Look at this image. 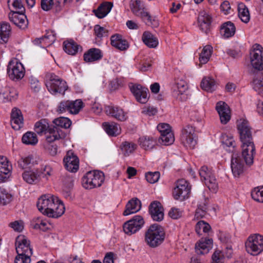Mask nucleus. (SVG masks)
Wrapping results in <instances>:
<instances>
[{
	"mask_svg": "<svg viewBox=\"0 0 263 263\" xmlns=\"http://www.w3.org/2000/svg\"><path fill=\"white\" fill-rule=\"evenodd\" d=\"M237 125L240 139L242 143V156L247 165L253 163L254 155L255 154V147L253 141L252 128L249 123L246 120H240Z\"/></svg>",
	"mask_w": 263,
	"mask_h": 263,
	"instance_id": "f257e3e1",
	"label": "nucleus"
},
{
	"mask_svg": "<svg viewBox=\"0 0 263 263\" xmlns=\"http://www.w3.org/2000/svg\"><path fill=\"white\" fill-rule=\"evenodd\" d=\"M39 211L48 217L57 218L65 212L64 203L58 197L50 194L43 195L36 203Z\"/></svg>",
	"mask_w": 263,
	"mask_h": 263,
	"instance_id": "f03ea898",
	"label": "nucleus"
},
{
	"mask_svg": "<svg viewBox=\"0 0 263 263\" xmlns=\"http://www.w3.org/2000/svg\"><path fill=\"white\" fill-rule=\"evenodd\" d=\"M165 233L164 229L160 225L155 223L151 225L145 231L144 240L151 248H156L164 241Z\"/></svg>",
	"mask_w": 263,
	"mask_h": 263,
	"instance_id": "7ed1b4c3",
	"label": "nucleus"
},
{
	"mask_svg": "<svg viewBox=\"0 0 263 263\" xmlns=\"http://www.w3.org/2000/svg\"><path fill=\"white\" fill-rule=\"evenodd\" d=\"M130 8L133 13L136 15L140 17L146 24L151 25L153 27H157L159 24L157 20L153 18L144 4L141 0H132Z\"/></svg>",
	"mask_w": 263,
	"mask_h": 263,
	"instance_id": "20e7f679",
	"label": "nucleus"
},
{
	"mask_svg": "<svg viewBox=\"0 0 263 263\" xmlns=\"http://www.w3.org/2000/svg\"><path fill=\"white\" fill-rule=\"evenodd\" d=\"M48 80L46 82V87L50 93L55 95L57 93L64 94L68 88L66 82L54 73H50L46 75Z\"/></svg>",
	"mask_w": 263,
	"mask_h": 263,
	"instance_id": "39448f33",
	"label": "nucleus"
},
{
	"mask_svg": "<svg viewBox=\"0 0 263 263\" xmlns=\"http://www.w3.org/2000/svg\"><path fill=\"white\" fill-rule=\"evenodd\" d=\"M104 180L102 172L95 171L88 172L82 179V183L85 189H91L100 187Z\"/></svg>",
	"mask_w": 263,
	"mask_h": 263,
	"instance_id": "423d86ee",
	"label": "nucleus"
},
{
	"mask_svg": "<svg viewBox=\"0 0 263 263\" xmlns=\"http://www.w3.org/2000/svg\"><path fill=\"white\" fill-rule=\"evenodd\" d=\"M247 252L256 256L263 251V236L256 234L248 237L245 243Z\"/></svg>",
	"mask_w": 263,
	"mask_h": 263,
	"instance_id": "0eeeda50",
	"label": "nucleus"
},
{
	"mask_svg": "<svg viewBox=\"0 0 263 263\" xmlns=\"http://www.w3.org/2000/svg\"><path fill=\"white\" fill-rule=\"evenodd\" d=\"M202 181H204L210 190L216 192L218 190V183L211 168L207 166H202L199 171Z\"/></svg>",
	"mask_w": 263,
	"mask_h": 263,
	"instance_id": "6e6552de",
	"label": "nucleus"
},
{
	"mask_svg": "<svg viewBox=\"0 0 263 263\" xmlns=\"http://www.w3.org/2000/svg\"><path fill=\"white\" fill-rule=\"evenodd\" d=\"M7 73L10 79L17 81L24 77L25 70L23 64L17 59H15L9 62Z\"/></svg>",
	"mask_w": 263,
	"mask_h": 263,
	"instance_id": "1a4fd4ad",
	"label": "nucleus"
},
{
	"mask_svg": "<svg viewBox=\"0 0 263 263\" xmlns=\"http://www.w3.org/2000/svg\"><path fill=\"white\" fill-rule=\"evenodd\" d=\"M181 138L183 145L187 148L193 149L197 144L198 137L192 126L187 125L183 129Z\"/></svg>",
	"mask_w": 263,
	"mask_h": 263,
	"instance_id": "9d476101",
	"label": "nucleus"
},
{
	"mask_svg": "<svg viewBox=\"0 0 263 263\" xmlns=\"http://www.w3.org/2000/svg\"><path fill=\"white\" fill-rule=\"evenodd\" d=\"M190 191L191 186L189 183L185 179H181L176 182L173 195L176 200L182 201L188 198Z\"/></svg>",
	"mask_w": 263,
	"mask_h": 263,
	"instance_id": "9b49d317",
	"label": "nucleus"
},
{
	"mask_svg": "<svg viewBox=\"0 0 263 263\" xmlns=\"http://www.w3.org/2000/svg\"><path fill=\"white\" fill-rule=\"evenodd\" d=\"M144 224L143 217L140 215H135L124 223L123 229L126 234L131 235L141 229Z\"/></svg>",
	"mask_w": 263,
	"mask_h": 263,
	"instance_id": "f8f14e48",
	"label": "nucleus"
},
{
	"mask_svg": "<svg viewBox=\"0 0 263 263\" xmlns=\"http://www.w3.org/2000/svg\"><path fill=\"white\" fill-rule=\"evenodd\" d=\"M251 64L253 67L258 70H263V48L256 44L250 53Z\"/></svg>",
	"mask_w": 263,
	"mask_h": 263,
	"instance_id": "ddd939ff",
	"label": "nucleus"
},
{
	"mask_svg": "<svg viewBox=\"0 0 263 263\" xmlns=\"http://www.w3.org/2000/svg\"><path fill=\"white\" fill-rule=\"evenodd\" d=\"M129 88L137 101L144 104L148 100V89L139 84H129Z\"/></svg>",
	"mask_w": 263,
	"mask_h": 263,
	"instance_id": "4468645a",
	"label": "nucleus"
},
{
	"mask_svg": "<svg viewBox=\"0 0 263 263\" xmlns=\"http://www.w3.org/2000/svg\"><path fill=\"white\" fill-rule=\"evenodd\" d=\"M15 249L18 255L31 256L32 254L30 241L24 235H20L16 238Z\"/></svg>",
	"mask_w": 263,
	"mask_h": 263,
	"instance_id": "2eb2a0df",
	"label": "nucleus"
},
{
	"mask_svg": "<svg viewBox=\"0 0 263 263\" xmlns=\"http://www.w3.org/2000/svg\"><path fill=\"white\" fill-rule=\"evenodd\" d=\"M65 168L69 172L75 173L79 168V159L72 151H68L64 158Z\"/></svg>",
	"mask_w": 263,
	"mask_h": 263,
	"instance_id": "dca6fc26",
	"label": "nucleus"
},
{
	"mask_svg": "<svg viewBox=\"0 0 263 263\" xmlns=\"http://www.w3.org/2000/svg\"><path fill=\"white\" fill-rule=\"evenodd\" d=\"M231 167L232 173L235 177H238L243 174L245 170L243 162L237 154L232 155Z\"/></svg>",
	"mask_w": 263,
	"mask_h": 263,
	"instance_id": "f3484780",
	"label": "nucleus"
},
{
	"mask_svg": "<svg viewBox=\"0 0 263 263\" xmlns=\"http://www.w3.org/2000/svg\"><path fill=\"white\" fill-rule=\"evenodd\" d=\"M105 111L108 116H110L120 121H124L127 118L126 113L118 106L107 105L105 107Z\"/></svg>",
	"mask_w": 263,
	"mask_h": 263,
	"instance_id": "a211bd4d",
	"label": "nucleus"
},
{
	"mask_svg": "<svg viewBox=\"0 0 263 263\" xmlns=\"http://www.w3.org/2000/svg\"><path fill=\"white\" fill-rule=\"evenodd\" d=\"M10 21L16 26L22 29H25L28 25L27 17L25 12L11 11L9 14Z\"/></svg>",
	"mask_w": 263,
	"mask_h": 263,
	"instance_id": "6ab92c4d",
	"label": "nucleus"
},
{
	"mask_svg": "<svg viewBox=\"0 0 263 263\" xmlns=\"http://www.w3.org/2000/svg\"><path fill=\"white\" fill-rule=\"evenodd\" d=\"M148 211L154 220L159 221L163 219V208L160 202H152L149 206Z\"/></svg>",
	"mask_w": 263,
	"mask_h": 263,
	"instance_id": "aec40b11",
	"label": "nucleus"
},
{
	"mask_svg": "<svg viewBox=\"0 0 263 263\" xmlns=\"http://www.w3.org/2000/svg\"><path fill=\"white\" fill-rule=\"evenodd\" d=\"M46 141L54 142L56 140L64 139L66 134L61 128L51 125L46 133Z\"/></svg>",
	"mask_w": 263,
	"mask_h": 263,
	"instance_id": "412c9836",
	"label": "nucleus"
},
{
	"mask_svg": "<svg viewBox=\"0 0 263 263\" xmlns=\"http://www.w3.org/2000/svg\"><path fill=\"white\" fill-rule=\"evenodd\" d=\"M216 109L221 123H227L230 119V109L228 104L224 102L219 101L216 104Z\"/></svg>",
	"mask_w": 263,
	"mask_h": 263,
	"instance_id": "4be33fe9",
	"label": "nucleus"
},
{
	"mask_svg": "<svg viewBox=\"0 0 263 263\" xmlns=\"http://www.w3.org/2000/svg\"><path fill=\"white\" fill-rule=\"evenodd\" d=\"M6 157L0 156V183L5 182L10 176L11 166Z\"/></svg>",
	"mask_w": 263,
	"mask_h": 263,
	"instance_id": "5701e85b",
	"label": "nucleus"
},
{
	"mask_svg": "<svg viewBox=\"0 0 263 263\" xmlns=\"http://www.w3.org/2000/svg\"><path fill=\"white\" fill-rule=\"evenodd\" d=\"M213 240L211 238H202L196 244L195 251L197 254H207L212 248Z\"/></svg>",
	"mask_w": 263,
	"mask_h": 263,
	"instance_id": "b1692460",
	"label": "nucleus"
},
{
	"mask_svg": "<svg viewBox=\"0 0 263 263\" xmlns=\"http://www.w3.org/2000/svg\"><path fill=\"white\" fill-rule=\"evenodd\" d=\"M110 44L116 49L125 51L129 48L128 42L120 34H115L110 37Z\"/></svg>",
	"mask_w": 263,
	"mask_h": 263,
	"instance_id": "393cba45",
	"label": "nucleus"
},
{
	"mask_svg": "<svg viewBox=\"0 0 263 263\" xmlns=\"http://www.w3.org/2000/svg\"><path fill=\"white\" fill-rule=\"evenodd\" d=\"M211 19L210 15L204 11L199 13L198 17V26L200 30L206 34L210 29Z\"/></svg>",
	"mask_w": 263,
	"mask_h": 263,
	"instance_id": "a878e982",
	"label": "nucleus"
},
{
	"mask_svg": "<svg viewBox=\"0 0 263 263\" xmlns=\"http://www.w3.org/2000/svg\"><path fill=\"white\" fill-rule=\"evenodd\" d=\"M24 119L21 110L16 108L12 109L11 114V124L15 130H19L23 125Z\"/></svg>",
	"mask_w": 263,
	"mask_h": 263,
	"instance_id": "bb28decb",
	"label": "nucleus"
},
{
	"mask_svg": "<svg viewBox=\"0 0 263 263\" xmlns=\"http://www.w3.org/2000/svg\"><path fill=\"white\" fill-rule=\"evenodd\" d=\"M54 31L47 32V34L40 38H36L33 43L34 45L45 47L46 46L51 45L55 40V35Z\"/></svg>",
	"mask_w": 263,
	"mask_h": 263,
	"instance_id": "cd10ccee",
	"label": "nucleus"
},
{
	"mask_svg": "<svg viewBox=\"0 0 263 263\" xmlns=\"http://www.w3.org/2000/svg\"><path fill=\"white\" fill-rule=\"evenodd\" d=\"M103 57L102 51L96 48L88 50L83 55L84 60L87 63L93 62L101 60Z\"/></svg>",
	"mask_w": 263,
	"mask_h": 263,
	"instance_id": "c85d7f7f",
	"label": "nucleus"
},
{
	"mask_svg": "<svg viewBox=\"0 0 263 263\" xmlns=\"http://www.w3.org/2000/svg\"><path fill=\"white\" fill-rule=\"evenodd\" d=\"M187 89L186 83L183 81H180L177 83L176 88H174L173 95L177 99L181 101L185 100L186 98V95L184 93Z\"/></svg>",
	"mask_w": 263,
	"mask_h": 263,
	"instance_id": "c756f323",
	"label": "nucleus"
},
{
	"mask_svg": "<svg viewBox=\"0 0 263 263\" xmlns=\"http://www.w3.org/2000/svg\"><path fill=\"white\" fill-rule=\"evenodd\" d=\"M112 7L113 4L111 2H104L97 9H93L92 12L98 18H102L109 13Z\"/></svg>",
	"mask_w": 263,
	"mask_h": 263,
	"instance_id": "7c9ffc66",
	"label": "nucleus"
},
{
	"mask_svg": "<svg viewBox=\"0 0 263 263\" xmlns=\"http://www.w3.org/2000/svg\"><path fill=\"white\" fill-rule=\"evenodd\" d=\"M141 201L137 198H133L126 205V209L123 212L124 216H127L138 212L141 209Z\"/></svg>",
	"mask_w": 263,
	"mask_h": 263,
	"instance_id": "2f4dec72",
	"label": "nucleus"
},
{
	"mask_svg": "<svg viewBox=\"0 0 263 263\" xmlns=\"http://www.w3.org/2000/svg\"><path fill=\"white\" fill-rule=\"evenodd\" d=\"M41 173L37 171H25L22 177L24 180L29 184H36L40 180Z\"/></svg>",
	"mask_w": 263,
	"mask_h": 263,
	"instance_id": "473e14b6",
	"label": "nucleus"
},
{
	"mask_svg": "<svg viewBox=\"0 0 263 263\" xmlns=\"http://www.w3.org/2000/svg\"><path fill=\"white\" fill-rule=\"evenodd\" d=\"M64 51L70 55H74L79 50H82V47L72 40H69L63 42Z\"/></svg>",
	"mask_w": 263,
	"mask_h": 263,
	"instance_id": "72a5a7b5",
	"label": "nucleus"
},
{
	"mask_svg": "<svg viewBox=\"0 0 263 263\" xmlns=\"http://www.w3.org/2000/svg\"><path fill=\"white\" fill-rule=\"evenodd\" d=\"M235 26L231 22H227L221 26L220 33L225 38H229L233 36L235 33Z\"/></svg>",
	"mask_w": 263,
	"mask_h": 263,
	"instance_id": "f704fd0d",
	"label": "nucleus"
},
{
	"mask_svg": "<svg viewBox=\"0 0 263 263\" xmlns=\"http://www.w3.org/2000/svg\"><path fill=\"white\" fill-rule=\"evenodd\" d=\"M11 33V28L8 23L3 22L0 24V43L8 42Z\"/></svg>",
	"mask_w": 263,
	"mask_h": 263,
	"instance_id": "c9c22d12",
	"label": "nucleus"
},
{
	"mask_svg": "<svg viewBox=\"0 0 263 263\" xmlns=\"http://www.w3.org/2000/svg\"><path fill=\"white\" fill-rule=\"evenodd\" d=\"M142 39L143 43L149 48H155L158 44L157 37L148 31H145L143 33Z\"/></svg>",
	"mask_w": 263,
	"mask_h": 263,
	"instance_id": "e433bc0d",
	"label": "nucleus"
},
{
	"mask_svg": "<svg viewBox=\"0 0 263 263\" xmlns=\"http://www.w3.org/2000/svg\"><path fill=\"white\" fill-rule=\"evenodd\" d=\"M238 14L240 19L245 23H248L250 20V15L247 7L242 3L238 5Z\"/></svg>",
	"mask_w": 263,
	"mask_h": 263,
	"instance_id": "4c0bfd02",
	"label": "nucleus"
},
{
	"mask_svg": "<svg viewBox=\"0 0 263 263\" xmlns=\"http://www.w3.org/2000/svg\"><path fill=\"white\" fill-rule=\"evenodd\" d=\"M252 83L254 90L263 97V74L259 73L255 75Z\"/></svg>",
	"mask_w": 263,
	"mask_h": 263,
	"instance_id": "58836bf2",
	"label": "nucleus"
},
{
	"mask_svg": "<svg viewBox=\"0 0 263 263\" xmlns=\"http://www.w3.org/2000/svg\"><path fill=\"white\" fill-rule=\"evenodd\" d=\"M201 87L204 90L212 92L216 89V82L211 78H204L201 82Z\"/></svg>",
	"mask_w": 263,
	"mask_h": 263,
	"instance_id": "ea45409f",
	"label": "nucleus"
},
{
	"mask_svg": "<svg viewBox=\"0 0 263 263\" xmlns=\"http://www.w3.org/2000/svg\"><path fill=\"white\" fill-rule=\"evenodd\" d=\"M22 141L26 145H34L37 143L38 139L34 133L28 132L23 135Z\"/></svg>",
	"mask_w": 263,
	"mask_h": 263,
	"instance_id": "a19ab883",
	"label": "nucleus"
},
{
	"mask_svg": "<svg viewBox=\"0 0 263 263\" xmlns=\"http://www.w3.org/2000/svg\"><path fill=\"white\" fill-rule=\"evenodd\" d=\"M213 47L209 45L204 46L200 54L199 62L201 64L206 63L211 55Z\"/></svg>",
	"mask_w": 263,
	"mask_h": 263,
	"instance_id": "79ce46f5",
	"label": "nucleus"
},
{
	"mask_svg": "<svg viewBox=\"0 0 263 263\" xmlns=\"http://www.w3.org/2000/svg\"><path fill=\"white\" fill-rule=\"evenodd\" d=\"M16 95L15 89L10 87H5L0 92V96L3 97L7 101H11L15 98Z\"/></svg>",
	"mask_w": 263,
	"mask_h": 263,
	"instance_id": "37998d69",
	"label": "nucleus"
},
{
	"mask_svg": "<svg viewBox=\"0 0 263 263\" xmlns=\"http://www.w3.org/2000/svg\"><path fill=\"white\" fill-rule=\"evenodd\" d=\"M139 142L140 146L146 150L152 149L156 144V141L150 137L140 138Z\"/></svg>",
	"mask_w": 263,
	"mask_h": 263,
	"instance_id": "c03bdc74",
	"label": "nucleus"
},
{
	"mask_svg": "<svg viewBox=\"0 0 263 263\" xmlns=\"http://www.w3.org/2000/svg\"><path fill=\"white\" fill-rule=\"evenodd\" d=\"M103 125L104 129L106 133L111 136H117L120 134V130L118 129V125L116 123H104Z\"/></svg>",
	"mask_w": 263,
	"mask_h": 263,
	"instance_id": "a18cd8bd",
	"label": "nucleus"
},
{
	"mask_svg": "<svg viewBox=\"0 0 263 263\" xmlns=\"http://www.w3.org/2000/svg\"><path fill=\"white\" fill-rule=\"evenodd\" d=\"M136 148V144L128 141H124L121 145V150L125 156H129Z\"/></svg>",
	"mask_w": 263,
	"mask_h": 263,
	"instance_id": "49530a36",
	"label": "nucleus"
},
{
	"mask_svg": "<svg viewBox=\"0 0 263 263\" xmlns=\"http://www.w3.org/2000/svg\"><path fill=\"white\" fill-rule=\"evenodd\" d=\"M175 138L172 132H168L164 134L160 135L159 139V143L165 145H169L173 143Z\"/></svg>",
	"mask_w": 263,
	"mask_h": 263,
	"instance_id": "de8ad7c7",
	"label": "nucleus"
},
{
	"mask_svg": "<svg viewBox=\"0 0 263 263\" xmlns=\"http://www.w3.org/2000/svg\"><path fill=\"white\" fill-rule=\"evenodd\" d=\"M55 127L59 128H68L70 127L71 124V121L68 118L65 117H59L55 119L53 121Z\"/></svg>",
	"mask_w": 263,
	"mask_h": 263,
	"instance_id": "09e8293b",
	"label": "nucleus"
},
{
	"mask_svg": "<svg viewBox=\"0 0 263 263\" xmlns=\"http://www.w3.org/2000/svg\"><path fill=\"white\" fill-rule=\"evenodd\" d=\"M70 113L71 114H78L84 106V103L81 99H77L75 101L70 100Z\"/></svg>",
	"mask_w": 263,
	"mask_h": 263,
	"instance_id": "8fccbe9b",
	"label": "nucleus"
},
{
	"mask_svg": "<svg viewBox=\"0 0 263 263\" xmlns=\"http://www.w3.org/2000/svg\"><path fill=\"white\" fill-rule=\"evenodd\" d=\"M53 142L46 141L43 144L45 152L52 156L56 155L58 152L57 145Z\"/></svg>",
	"mask_w": 263,
	"mask_h": 263,
	"instance_id": "3c124183",
	"label": "nucleus"
},
{
	"mask_svg": "<svg viewBox=\"0 0 263 263\" xmlns=\"http://www.w3.org/2000/svg\"><path fill=\"white\" fill-rule=\"evenodd\" d=\"M12 195L8 192L0 187V205H5L9 203L12 200Z\"/></svg>",
	"mask_w": 263,
	"mask_h": 263,
	"instance_id": "603ef678",
	"label": "nucleus"
},
{
	"mask_svg": "<svg viewBox=\"0 0 263 263\" xmlns=\"http://www.w3.org/2000/svg\"><path fill=\"white\" fill-rule=\"evenodd\" d=\"M49 126L45 120H41L35 124L34 130L37 134H42L44 132L46 133Z\"/></svg>",
	"mask_w": 263,
	"mask_h": 263,
	"instance_id": "864d4df0",
	"label": "nucleus"
},
{
	"mask_svg": "<svg viewBox=\"0 0 263 263\" xmlns=\"http://www.w3.org/2000/svg\"><path fill=\"white\" fill-rule=\"evenodd\" d=\"M210 224L203 220L198 221L195 227V231L199 235H201V230L204 233H208L211 230Z\"/></svg>",
	"mask_w": 263,
	"mask_h": 263,
	"instance_id": "5fc2aeb1",
	"label": "nucleus"
},
{
	"mask_svg": "<svg viewBox=\"0 0 263 263\" xmlns=\"http://www.w3.org/2000/svg\"><path fill=\"white\" fill-rule=\"evenodd\" d=\"M206 199L205 200L204 203L200 204L196 210L195 218L197 219L203 218L206 214L207 206Z\"/></svg>",
	"mask_w": 263,
	"mask_h": 263,
	"instance_id": "6e6d98bb",
	"label": "nucleus"
},
{
	"mask_svg": "<svg viewBox=\"0 0 263 263\" xmlns=\"http://www.w3.org/2000/svg\"><path fill=\"white\" fill-rule=\"evenodd\" d=\"M212 263H224L225 256L220 250H216L212 256Z\"/></svg>",
	"mask_w": 263,
	"mask_h": 263,
	"instance_id": "4d7b16f0",
	"label": "nucleus"
},
{
	"mask_svg": "<svg viewBox=\"0 0 263 263\" xmlns=\"http://www.w3.org/2000/svg\"><path fill=\"white\" fill-rule=\"evenodd\" d=\"M8 6L12 5L14 9L17 10L16 12H25V9L22 3V0H8Z\"/></svg>",
	"mask_w": 263,
	"mask_h": 263,
	"instance_id": "13d9d810",
	"label": "nucleus"
},
{
	"mask_svg": "<svg viewBox=\"0 0 263 263\" xmlns=\"http://www.w3.org/2000/svg\"><path fill=\"white\" fill-rule=\"evenodd\" d=\"M33 160V157L29 155L25 157H22L17 161L18 166L23 170L26 168L30 164H31Z\"/></svg>",
	"mask_w": 263,
	"mask_h": 263,
	"instance_id": "bf43d9fd",
	"label": "nucleus"
},
{
	"mask_svg": "<svg viewBox=\"0 0 263 263\" xmlns=\"http://www.w3.org/2000/svg\"><path fill=\"white\" fill-rule=\"evenodd\" d=\"M70 104V100H63L61 101L58 105L57 111L60 114L66 111L70 113V108H71Z\"/></svg>",
	"mask_w": 263,
	"mask_h": 263,
	"instance_id": "052dcab7",
	"label": "nucleus"
},
{
	"mask_svg": "<svg viewBox=\"0 0 263 263\" xmlns=\"http://www.w3.org/2000/svg\"><path fill=\"white\" fill-rule=\"evenodd\" d=\"M262 187H258L254 188L251 192L252 198L255 201L263 203V195Z\"/></svg>",
	"mask_w": 263,
	"mask_h": 263,
	"instance_id": "680f3d73",
	"label": "nucleus"
},
{
	"mask_svg": "<svg viewBox=\"0 0 263 263\" xmlns=\"http://www.w3.org/2000/svg\"><path fill=\"white\" fill-rule=\"evenodd\" d=\"M160 178L159 172H148L145 174V178L150 183H154L157 182Z\"/></svg>",
	"mask_w": 263,
	"mask_h": 263,
	"instance_id": "e2e57ef3",
	"label": "nucleus"
},
{
	"mask_svg": "<svg viewBox=\"0 0 263 263\" xmlns=\"http://www.w3.org/2000/svg\"><path fill=\"white\" fill-rule=\"evenodd\" d=\"M222 142L223 144L228 147H235V141L233 137L229 135L224 134L222 136Z\"/></svg>",
	"mask_w": 263,
	"mask_h": 263,
	"instance_id": "0e129e2a",
	"label": "nucleus"
},
{
	"mask_svg": "<svg viewBox=\"0 0 263 263\" xmlns=\"http://www.w3.org/2000/svg\"><path fill=\"white\" fill-rule=\"evenodd\" d=\"M94 31L98 37L101 38L108 35V30L104 27H101L100 25H96L95 26Z\"/></svg>",
	"mask_w": 263,
	"mask_h": 263,
	"instance_id": "69168bd1",
	"label": "nucleus"
},
{
	"mask_svg": "<svg viewBox=\"0 0 263 263\" xmlns=\"http://www.w3.org/2000/svg\"><path fill=\"white\" fill-rule=\"evenodd\" d=\"M30 256L18 255L15 257L14 263H30Z\"/></svg>",
	"mask_w": 263,
	"mask_h": 263,
	"instance_id": "338daca9",
	"label": "nucleus"
},
{
	"mask_svg": "<svg viewBox=\"0 0 263 263\" xmlns=\"http://www.w3.org/2000/svg\"><path fill=\"white\" fill-rule=\"evenodd\" d=\"M169 216L173 219H177L182 216V211L179 209L172 208L168 213Z\"/></svg>",
	"mask_w": 263,
	"mask_h": 263,
	"instance_id": "774afa93",
	"label": "nucleus"
}]
</instances>
